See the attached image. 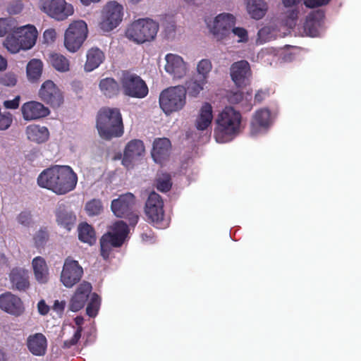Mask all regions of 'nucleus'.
<instances>
[{
    "instance_id": "ddd939ff",
    "label": "nucleus",
    "mask_w": 361,
    "mask_h": 361,
    "mask_svg": "<svg viewBox=\"0 0 361 361\" xmlns=\"http://www.w3.org/2000/svg\"><path fill=\"white\" fill-rule=\"evenodd\" d=\"M39 97L41 100L54 109L59 108L64 102L63 92L50 80L42 83L39 90Z\"/></svg>"
},
{
    "instance_id": "4468645a",
    "label": "nucleus",
    "mask_w": 361,
    "mask_h": 361,
    "mask_svg": "<svg viewBox=\"0 0 361 361\" xmlns=\"http://www.w3.org/2000/svg\"><path fill=\"white\" fill-rule=\"evenodd\" d=\"M235 22L232 14L221 13L214 18L212 25H209L210 31L218 40L224 39L230 34Z\"/></svg>"
},
{
    "instance_id": "dca6fc26",
    "label": "nucleus",
    "mask_w": 361,
    "mask_h": 361,
    "mask_svg": "<svg viewBox=\"0 0 361 361\" xmlns=\"http://www.w3.org/2000/svg\"><path fill=\"white\" fill-rule=\"evenodd\" d=\"M92 290V286L90 282L81 283L70 300L69 310L72 312H78L82 309L87 302Z\"/></svg>"
},
{
    "instance_id": "423d86ee",
    "label": "nucleus",
    "mask_w": 361,
    "mask_h": 361,
    "mask_svg": "<svg viewBox=\"0 0 361 361\" xmlns=\"http://www.w3.org/2000/svg\"><path fill=\"white\" fill-rule=\"evenodd\" d=\"M135 204V195L131 192H126L112 200L111 209L117 217L128 219L129 225L135 226L139 219L137 212L133 210Z\"/></svg>"
},
{
    "instance_id": "f3484780",
    "label": "nucleus",
    "mask_w": 361,
    "mask_h": 361,
    "mask_svg": "<svg viewBox=\"0 0 361 361\" xmlns=\"http://www.w3.org/2000/svg\"><path fill=\"white\" fill-rule=\"evenodd\" d=\"M0 308L3 311L15 316H19L24 312L21 299L11 292L0 295Z\"/></svg>"
},
{
    "instance_id": "603ef678",
    "label": "nucleus",
    "mask_w": 361,
    "mask_h": 361,
    "mask_svg": "<svg viewBox=\"0 0 361 361\" xmlns=\"http://www.w3.org/2000/svg\"><path fill=\"white\" fill-rule=\"evenodd\" d=\"M17 80L14 74L6 73L0 77V84L4 86L12 87L16 84Z\"/></svg>"
},
{
    "instance_id": "f704fd0d",
    "label": "nucleus",
    "mask_w": 361,
    "mask_h": 361,
    "mask_svg": "<svg viewBox=\"0 0 361 361\" xmlns=\"http://www.w3.org/2000/svg\"><path fill=\"white\" fill-rule=\"evenodd\" d=\"M78 238L83 243L93 245L96 242L95 231L87 223H82L78 227Z\"/></svg>"
},
{
    "instance_id": "6ab92c4d",
    "label": "nucleus",
    "mask_w": 361,
    "mask_h": 361,
    "mask_svg": "<svg viewBox=\"0 0 361 361\" xmlns=\"http://www.w3.org/2000/svg\"><path fill=\"white\" fill-rule=\"evenodd\" d=\"M171 149V143L166 137L156 138L153 142L152 157L158 164H162L169 157Z\"/></svg>"
},
{
    "instance_id": "b1692460",
    "label": "nucleus",
    "mask_w": 361,
    "mask_h": 361,
    "mask_svg": "<svg viewBox=\"0 0 361 361\" xmlns=\"http://www.w3.org/2000/svg\"><path fill=\"white\" fill-rule=\"evenodd\" d=\"M29 351L34 355H44L47 348V340L42 333L30 335L27 339Z\"/></svg>"
},
{
    "instance_id": "338daca9",
    "label": "nucleus",
    "mask_w": 361,
    "mask_h": 361,
    "mask_svg": "<svg viewBox=\"0 0 361 361\" xmlns=\"http://www.w3.org/2000/svg\"><path fill=\"white\" fill-rule=\"evenodd\" d=\"M7 67V61L0 55V71H4Z\"/></svg>"
},
{
    "instance_id": "8fccbe9b",
    "label": "nucleus",
    "mask_w": 361,
    "mask_h": 361,
    "mask_svg": "<svg viewBox=\"0 0 361 361\" xmlns=\"http://www.w3.org/2000/svg\"><path fill=\"white\" fill-rule=\"evenodd\" d=\"M233 34L238 37V42H246L248 40V34L247 31L243 28L240 27H233L231 30Z\"/></svg>"
},
{
    "instance_id": "f03ea898",
    "label": "nucleus",
    "mask_w": 361,
    "mask_h": 361,
    "mask_svg": "<svg viewBox=\"0 0 361 361\" xmlns=\"http://www.w3.org/2000/svg\"><path fill=\"white\" fill-rule=\"evenodd\" d=\"M242 115L232 106H226L216 116L214 136L219 143L231 141L240 133Z\"/></svg>"
},
{
    "instance_id": "0eeeda50",
    "label": "nucleus",
    "mask_w": 361,
    "mask_h": 361,
    "mask_svg": "<svg viewBox=\"0 0 361 361\" xmlns=\"http://www.w3.org/2000/svg\"><path fill=\"white\" fill-rule=\"evenodd\" d=\"M88 29L84 20H75L66 29L64 34V46L72 53L76 52L85 41Z\"/></svg>"
},
{
    "instance_id": "79ce46f5",
    "label": "nucleus",
    "mask_w": 361,
    "mask_h": 361,
    "mask_svg": "<svg viewBox=\"0 0 361 361\" xmlns=\"http://www.w3.org/2000/svg\"><path fill=\"white\" fill-rule=\"evenodd\" d=\"M103 209L102 201L98 199H92L85 204V210L89 216L99 215Z\"/></svg>"
},
{
    "instance_id": "58836bf2",
    "label": "nucleus",
    "mask_w": 361,
    "mask_h": 361,
    "mask_svg": "<svg viewBox=\"0 0 361 361\" xmlns=\"http://www.w3.org/2000/svg\"><path fill=\"white\" fill-rule=\"evenodd\" d=\"M4 46L13 54H16L20 49H23V45L20 43L19 37L15 31H12L8 35L4 42Z\"/></svg>"
},
{
    "instance_id": "de8ad7c7",
    "label": "nucleus",
    "mask_w": 361,
    "mask_h": 361,
    "mask_svg": "<svg viewBox=\"0 0 361 361\" xmlns=\"http://www.w3.org/2000/svg\"><path fill=\"white\" fill-rule=\"evenodd\" d=\"M82 331V328L81 326H79L77 329V330L75 331L72 338L71 339L66 340L63 342V348H70L73 345H76L81 338Z\"/></svg>"
},
{
    "instance_id": "c85d7f7f",
    "label": "nucleus",
    "mask_w": 361,
    "mask_h": 361,
    "mask_svg": "<svg viewBox=\"0 0 361 361\" xmlns=\"http://www.w3.org/2000/svg\"><path fill=\"white\" fill-rule=\"evenodd\" d=\"M271 113L268 109H260L255 114L250 125L252 135L257 134L261 128H266L270 123Z\"/></svg>"
},
{
    "instance_id": "a878e982",
    "label": "nucleus",
    "mask_w": 361,
    "mask_h": 361,
    "mask_svg": "<svg viewBox=\"0 0 361 361\" xmlns=\"http://www.w3.org/2000/svg\"><path fill=\"white\" fill-rule=\"evenodd\" d=\"M26 135L29 140L38 144L45 142L49 137V132L47 127L35 124L26 128Z\"/></svg>"
},
{
    "instance_id": "c03bdc74",
    "label": "nucleus",
    "mask_w": 361,
    "mask_h": 361,
    "mask_svg": "<svg viewBox=\"0 0 361 361\" xmlns=\"http://www.w3.org/2000/svg\"><path fill=\"white\" fill-rule=\"evenodd\" d=\"M16 21L11 18H0V37L10 34L16 28Z\"/></svg>"
},
{
    "instance_id": "4d7b16f0",
    "label": "nucleus",
    "mask_w": 361,
    "mask_h": 361,
    "mask_svg": "<svg viewBox=\"0 0 361 361\" xmlns=\"http://www.w3.org/2000/svg\"><path fill=\"white\" fill-rule=\"evenodd\" d=\"M331 0H305V5L308 8H316L327 4Z\"/></svg>"
},
{
    "instance_id": "a19ab883",
    "label": "nucleus",
    "mask_w": 361,
    "mask_h": 361,
    "mask_svg": "<svg viewBox=\"0 0 361 361\" xmlns=\"http://www.w3.org/2000/svg\"><path fill=\"white\" fill-rule=\"evenodd\" d=\"M111 232L126 240L130 232L128 224L123 221H117L111 226Z\"/></svg>"
},
{
    "instance_id": "0e129e2a",
    "label": "nucleus",
    "mask_w": 361,
    "mask_h": 361,
    "mask_svg": "<svg viewBox=\"0 0 361 361\" xmlns=\"http://www.w3.org/2000/svg\"><path fill=\"white\" fill-rule=\"evenodd\" d=\"M302 0H282L286 7H291L300 3Z\"/></svg>"
},
{
    "instance_id": "680f3d73",
    "label": "nucleus",
    "mask_w": 361,
    "mask_h": 361,
    "mask_svg": "<svg viewBox=\"0 0 361 361\" xmlns=\"http://www.w3.org/2000/svg\"><path fill=\"white\" fill-rule=\"evenodd\" d=\"M66 306V302L65 301H59L55 300L54 305H53V310L59 313H61L63 312Z\"/></svg>"
},
{
    "instance_id": "e2e57ef3",
    "label": "nucleus",
    "mask_w": 361,
    "mask_h": 361,
    "mask_svg": "<svg viewBox=\"0 0 361 361\" xmlns=\"http://www.w3.org/2000/svg\"><path fill=\"white\" fill-rule=\"evenodd\" d=\"M269 93L267 91L259 90L255 94V101L257 103L262 102L267 96Z\"/></svg>"
},
{
    "instance_id": "e433bc0d",
    "label": "nucleus",
    "mask_w": 361,
    "mask_h": 361,
    "mask_svg": "<svg viewBox=\"0 0 361 361\" xmlns=\"http://www.w3.org/2000/svg\"><path fill=\"white\" fill-rule=\"evenodd\" d=\"M207 82V80H203L202 78L197 76L195 78L190 79L185 83L186 92H188L190 96L197 97L203 90V87Z\"/></svg>"
},
{
    "instance_id": "2f4dec72",
    "label": "nucleus",
    "mask_w": 361,
    "mask_h": 361,
    "mask_svg": "<svg viewBox=\"0 0 361 361\" xmlns=\"http://www.w3.org/2000/svg\"><path fill=\"white\" fill-rule=\"evenodd\" d=\"M49 61L52 67L59 72L64 73L70 69L69 60L61 54L51 53L49 56Z\"/></svg>"
},
{
    "instance_id": "412c9836",
    "label": "nucleus",
    "mask_w": 361,
    "mask_h": 361,
    "mask_svg": "<svg viewBox=\"0 0 361 361\" xmlns=\"http://www.w3.org/2000/svg\"><path fill=\"white\" fill-rule=\"evenodd\" d=\"M125 240L111 231L104 234L100 239V253L104 259H108L113 247H120Z\"/></svg>"
},
{
    "instance_id": "cd10ccee",
    "label": "nucleus",
    "mask_w": 361,
    "mask_h": 361,
    "mask_svg": "<svg viewBox=\"0 0 361 361\" xmlns=\"http://www.w3.org/2000/svg\"><path fill=\"white\" fill-rule=\"evenodd\" d=\"M32 265L37 282L46 283L49 280V269L45 259L42 257H36L32 259Z\"/></svg>"
},
{
    "instance_id": "9b49d317",
    "label": "nucleus",
    "mask_w": 361,
    "mask_h": 361,
    "mask_svg": "<svg viewBox=\"0 0 361 361\" xmlns=\"http://www.w3.org/2000/svg\"><path fill=\"white\" fill-rule=\"evenodd\" d=\"M123 6L113 1L104 8L99 27L104 32H110L116 28L123 19Z\"/></svg>"
},
{
    "instance_id": "5701e85b",
    "label": "nucleus",
    "mask_w": 361,
    "mask_h": 361,
    "mask_svg": "<svg viewBox=\"0 0 361 361\" xmlns=\"http://www.w3.org/2000/svg\"><path fill=\"white\" fill-rule=\"evenodd\" d=\"M250 64L247 61L242 60L235 62L231 67V77L235 84L240 87L245 83L250 75Z\"/></svg>"
},
{
    "instance_id": "6e6d98bb",
    "label": "nucleus",
    "mask_w": 361,
    "mask_h": 361,
    "mask_svg": "<svg viewBox=\"0 0 361 361\" xmlns=\"http://www.w3.org/2000/svg\"><path fill=\"white\" fill-rule=\"evenodd\" d=\"M56 37V32L54 29H48L44 32L43 38L44 42L47 44L52 43L55 41Z\"/></svg>"
},
{
    "instance_id": "c756f323",
    "label": "nucleus",
    "mask_w": 361,
    "mask_h": 361,
    "mask_svg": "<svg viewBox=\"0 0 361 361\" xmlns=\"http://www.w3.org/2000/svg\"><path fill=\"white\" fill-rule=\"evenodd\" d=\"M99 87L102 93L109 99L117 97L121 91L119 84L113 78L102 79L99 81Z\"/></svg>"
},
{
    "instance_id": "13d9d810",
    "label": "nucleus",
    "mask_w": 361,
    "mask_h": 361,
    "mask_svg": "<svg viewBox=\"0 0 361 361\" xmlns=\"http://www.w3.org/2000/svg\"><path fill=\"white\" fill-rule=\"evenodd\" d=\"M20 97L17 96L12 100H6L4 102V106L6 109H16L19 106Z\"/></svg>"
},
{
    "instance_id": "09e8293b",
    "label": "nucleus",
    "mask_w": 361,
    "mask_h": 361,
    "mask_svg": "<svg viewBox=\"0 0 361 361\" xmlns=\"http://www.w3.org/2000/svg\"><path fill=\"white\" fill-rule=\"evenodd\" d=\"M82 331V328L81 326H79L77 329V330L75 331L72 338L71 339L66 340L63 342V348H70L73 345H76L81 338Z\"/></svg>"
},
{
    "instance_id": "49530a36",
    "label": "nucleus",
    "mask_w": 361,
    "mask_h": 361,
    "mask_svg": "<svg viewBox=\"0 0 361 361\" xmlns=\"http://www.w3.org/2000/svg\"><path fill=\"white\" fill-rule=\"evenodd\" d=\"M13 122V116L10 112H0V130H7Z\"/></svg>"
},
{
    "instance_id": "393cba45",
    "label": "nucleus",
    "mask_w": 361,
    "mask_h": 361,
    "mask_svg": "<svg viewBox=\"0 0 361 361\" xmlns=\"http://www.w3.org/2000/svg\"><path fill=\"white\" fill-rule=\"evenodd\" d=\"M105 59L104 53L98 47H92L87 50L86 61L84 65L85 71L91 72L98 68Z\"/></svg>"
},
{
    "instance_id": "052dcab7",
    "label": "nucleus",
    "mask_w": 361,
    "mask_h": 361,
    "mask_svg": "<svg viewBox=\"0 0 361 361\" xmlns=\"http://www.w3.org/2000/svg\"><path fill=\"white\" fill-rule=\"evenodd\" d=\"M135 159L131 156L126 155V152H123V157L122 159V164L126 168H130L133 166V161Z\"/></svg>"
},
{
    "instance_id": "473e14b6",
    "label": "nucleus",
    "mask_w": 361,
    "mask_h": 361,
    "mask_svg": "<svg viewBox=\"0 0 361 361\" xmlns=\"http://www.w3.org/2000/svg\"><path fill=\"white\" fill-rule=\"evenodd\" d=\"M56 221L67 230H71L75 224L76 217L71 212L67 211L64 207H60L56 212Z\"/></svg>"
},
{
    "instance_id": "774afa93",
    "label": "nucleus",
    "mask_w": 361,
    "mask_h": 361,
    "mask_svg": "<svg viewBox=\"0 0 361 361\" xmlns=\"http://www.w3.org/2000/svg\"><path fill=\"white\" fill-rule=\"evenodd\" d=\"M185 1L192 5H199L202 3V0H185Z\"/></svg>"
},
{
    "instance_id": "bf43d9fd",
    "label": "nucleus",
    "mask_w": 361,
    "mask_h": 361,
    "mask_svg": "<svg viewBox=\"0 0 361 361\" xmlns=\"http://www.w3.org/2000/svg\"><path fill=\"white\" fill-rule=\"evenodd\" d=\"M37 308L39 314L46 315L49 311V307L46 304L44 300H40L37 304Z\"/></svg>"
},
{
    "instance_id": "aec40b11",
    "label": "nucleus",
    "mask_w": 361,
    "mask_h": 361,
    "mask_svg": "<svg viewBox=\"0 0 361 361\" xmlns=\"http://www.w3.org/2000/svg\"><path fill=\"white\" fill-rule=\"evenodd\" d=\"M14 31L19 37L23 50L30 49L35 45L37 37V31L34 25L17 27L16 25Z\"/></svg>"
},
{
    "instance_id": "864d4df0",
    "label": "nucleus",
    "mask_w": 361,
    "mask_h": 361,
    "mask_svg": "<svg viewBox=\"0 0 361 361\" xmlns=\"http://www.w3.org/2000/svg\"><path fill=\"white\" fill-rule=\"evenodd\" d=\"M17 219L21 225L28 226L32 221L31 213L27 211H23L18 214Z\"/></svg>"
},
{
    "instance_id": "1a4fd4ad",
    "label": "nucleus",
    "mask_w": 361,
    "mask_h": 361,
    "mask_svg": "<svg viewBox=\"0 0 361 361\" xmlns=\"http://www.w3.org/2000/svg\"><path fill=\"white\" fill-rule=\"evenodd\" d=\"M39 8L58 21L67 19L74 13L73 6L65 0H39Z\"/></svg>"
},
{
    "instance_id": "72a5a7b5",
    "label": "nucleus",
    "mask_w": 361,
    "mask_h": 361,
    "mask_svg": "<svg viewBox=\"0 0 361 361\" xmlns=\"http://www.w3.org/2000/svg\"><path fill=\"white\" fill-rule=\"evenodd\" d=\"M43 63L41 60L33 59L26 67L27 78L31 82L37 81L42 75Z\"/></svg>"
},
{
    "instance_id": "4c0bfd02",
    "label": "nucleus",
    "mask_w": 361,
    "mask_h": 361,
    "mask_svg": "<svg viewBox=\"0 0 361 361\" xmlns=\"http://www.w3.org/2000/svg\"><path fill=\"white\" fill-rule=\"evenodd\" d=\"M157 189L162 192L169 191L172 187L171 177L169 173H158L155 179Z\"/></svg>"
},
{
    "instance_id": "2eb2a0df",
    "label": "nucleus",
    "mask_w": 361,
    "mask_h": 361,
    "mask_svg": "<svg viewBox=\"0 0 361 361\" xmlns=\"http://www.w3.org/2000/svg\"><path fill=\"white\" fill-rule=\"evenodd\" d=\"M164 69L173 79L183 78L188 72L187 63L177 54H167L165 56Z\"/></svg>"
},
{
    "instance_id": "ea45409f",
    "label": "nucleus",
    "mask_w": 361,
    "mask_h": 361,
    "mask_svg": "<svg viewBox=\"0 0 361 361\" xmlns=\"http://www.w3.org/2000/svg\"><path fill=\"white\" fill-rule=\"evenodd\" d=\"M101 304L100 297L95 293L91 294L90 302L86 307V313L90 317H94L98 313Z\"/></svg>"
},
{
    "instance_id": "20e7f679",
    "label": "nucleus",
    "mask_w": 361,
    "mask_h": 361,
    "mask_svg": "<svg viewBox=\"0 0 361 361\" xmlns=\"http://www.w3.org/2000/svg\"><path fill=\"white\" fill-rule=\"evenodd\" d=\"M159 30V24L149 18H140L133 22L126 30V37L137 44L153 40Z\"/></svg>"
},
{
    "instance_id": "bb28decb",
    "label": "nucleus",
    "mask_w": 361,
    "mask_h": 361,
    "mask_svg": "<svg viewBox=\"0 0 361 361\" xmlns=\"http://www.w3.org/2000/svg\"><path fill=\"white\" fill-rule=\"evenodd\" d=\"M213 119L212 106L209 103H204L200 110L195 121V127L199 130H204L211 126Z\"/></svg>"
},
{
    "instance_id": "7c9ffc66",
    "label": "nucleus",
    "mask_w": 361,
    "mask_h": 361,
    "mask_svg": "<svg viewBox=\"0 0 361 361\" xmlns=\"http://www.w3.org/2000/svg\"><path fill=\"white\" fill-rule=\"evenodd\" d=\"M247 10L252 18L259 20L264 16L267 5L264 0H247Z\"/></svg>"
},
{
    "instance_id": "a18cd8bd",
    "label": "nucleus",
    "mask_w": 361,
    "mask_h": 361,
    "mask_svg": "<svg viewBox=\"0 0 361 361\" xmlns=\"http://www.w3.org/2000/svg\"><path fill=\"white\" fill-rule=\"evenodd\" d=\"M36 247H43L49 239V233L46 228H40L34 235Z\"/></svg>"
},
{
    "instance_id": "a211bd4d",
    "label": "nucleus",
    "mask_w": 361,
    "mask_h": 361,
    "mask_svg": "<svg viewBox=\"0 0 361 361\" xmlns=\"http://www.w3.org/2000/svg\"><path fill=\"white\" fill-rule=\"evenodd\" d=\"M25 120L31 121L46 117L50 113L49 109L42 103L30 101L23 104L21 108Z\"/></svg>"
},
{
    "instance_id": "5fc2aeb1",
    "label": "nucleus",
    "mask_w": 361,
    "mask_h": 361,
    "mask_svg": "<svg viewBox=\"0 0 361 361\" xmlns=\"http://www.w3.org/2000/svg\"><path fill=\"white\" fill-rule=\"evenodd\" d=\"M243 99V94L240 90L231 92L228 95V100L231 104H238Z\"/></svg>"
},
{
    "instance_id": "69168bd1",
    "label": "nucleus",
    "mask_w": 361,
    "mask_h": 361,
    "mask_svg": "<svg viewBox=\"0 0 361 361\" xmlns=\"http://www.w3.org/2000/svg\"><path fill=\"white\" fill-rule=\"evenodd\" d=\"M298 10L293 9L288 12L287 17L291 20H295L298 18Z\"/></svg>"
},
{
    "instance_id": "9d476101",
    "label": "nucleus",
    "mask_w": 361,
    "mask_h": 361,
    "mask_svg": "<svg viewBox=\"0 0 361 361\" xmlns=\"http://www.w3.org/2000/svg\"><path fill=\"white\" fill-rule=\"evenodd\" d=\"M123 94L134 98H144L148 94L145 82L137 75L124 71L121 78Z\"/></svg>"
},
{
    "instance_id": "f257e3e1",
    "label": "nucleus",
    "mask_w": 361,
    "mask_h": 361,
    "mask_svg": "<svg viewBox=\"0 0 361 361\" xmlns=\"http://www.w3.org/2000/svg\"><path fill=\"white\" fill-rule=\"evenodd\" d=\"M77 183V174L69 166H53L44 169L37 177L39 187L57 195H64L73 190Z\"/></svg>"
},
{
    "instance_id": "6e6552de",
    "label": "nucleus",
    "mask_w": 361,
    "mask_h": 361,
    "mask_svg": "<svg viewBox=\"0 0 361 361\" xmlns=\"http://www.w3.org/2000/svg\"><path fill=\"white\" fill-rule=\"evenodd\" d=\"M145 212L149 222L157 228H165L168 223L164 219V202L161 197L155 192H152L146 201Z\"/></svg>"
},
{
    "instance_id": "37998d69",
    "label": "nucleus",
    "mask_w": 361,
    "mask_h": 361,
    "mask_svg": "<svg viewBox=\"0 0 361 361\" xmlns=\"http://www.w3.org/2000/svg\"><path fill=\"white\" fill-rule=\"evenodd\" d=\"M212 68V63L208 59H202L197 64V78H201L203 80L207 81L208 75Z\"/></svg>"
},
{
    "instance_id": "f8f14e48",
    "label": "nucleus",
    "mask_w": 361,
    "mask_h": 361,
    "mask_svg": "<svg viewBox=\"0 0 361 361\" xmlns=\"http://www.w3.org/2000/svg\"><path fill=\"white\" fill-rule=\"evenodd\" d=\"M83 275V269L77 260L68 257L63 266L61 281L66 288H72L78 283Z\"/></svg>"
},
{
    "instance_id": "c9c22d12",
    "label": "nucleus",
    "mask_w": 361,
    "mask_h": 361,
    "mask_svg": "<svg viewBox=\"0 0 361 361\" xmlns=\"http://www.w3.org/2000/svg\"><path fill=\"white\" fill-rule=\"evenodd\" d=\"M124 152L126 155L133 157L142 156L145 152V145L142 140L134 139L128 142L125 147Z\"/></svg>"
},
{
    "instance_id": "7ed1b4c3",
    "label": "nucleus",
    "mask_w": 361,
    "mask_h": 361,
    "mask_svg": "<svg viewBox=\"0 0 361 361\" xmlns=\"http://www.w3.org/2000/svg\"><path fill=\"white\" fill-rule=\"evenodd\" d=\"M96 128L99 137L104 140L121 137L124 133V126L120 109L102 107L96 116Z\"/></svg>"
},
{
    "instance_id": "4be33fe9",
    "label": "nucleus",
    "mask_w": 361,
    "mask_h": 361,
    "mask_svg": "<svg viewBox=\"0 0 361 361\" xmlns=\"http://www.w3.org/2000/svg\"><path fill=\"white\" fill-rule=\"evenodd\" d=\"M13 289L25 291L30 287L29 272L23 268H14L9 274Z\"/></svg>"
},
{
    "instance_id": "3c124183",
    "label": "nucleus",
    "mask_w": 361,
    "mask_h": 361,
    "mask_svg": "<svg viewBox=\"0 0 361 361\" xmlns=\"http://www.w3.org/2000/svg\"><path fill=\"white\" fill-rule=\"evenodd\" d=\"M23 9V4L22 1L16 0L9 3L7 11L10 14L20 13Z\"/></svg>"
},
{
    "instance_id": "39448f33",
    "label": "nucleus",
    "mask_w": 361,
    "mask_h": 361,
    "mask_svg": "<svg viewBox=\"0 0 361 361\" xmlns=\"http://www.w3.org/2000/svg\"><path fill=\"white\" fill-rule=\"evenodd\" d=\"M185 103L186 90L183 86L169 87L159 95L160 107L166 114L182 109Z\"/></svg>"
}]
</instances>
